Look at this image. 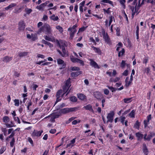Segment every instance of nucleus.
<instances>
[{
	"label": "nucleus",
	"mask_w": 155,
	"mask_h": 155,
	"mask_svg": "<svg viewBox=\"0 0 155 155\" xmlns=\"http://www.w3.org/2000/svg\"><path fill=\"white\" fill-rule=\"evenodd\" d=\"M51 31L50 26L48 24H45L40 28L38 30L37 33L40 34L42 32L46 34L50 35L51 34Z\"/></svg>",
	"instance_id": "nucleus-1"
},
{
	"label": "nucleus",
	"mask_w": 155,
	"mask_h": 155,
	"mask_svg": "<svg viewBox=\"0 0 155 155\" xmlns=\"http://www.w3.org/2000/svg\"><path fill=\"white\" fill-rule=\"evenodd\" d=\"M77 25H75L72 27L69 28L68 31H70V38L72 39L74 36L75 34L77 31L76 28L77 27Z\"/></svg>",
	"instance_id": "nucleus-2"
},
{
	"label": "nucleus",
	"mask_w": 155,
	"mask_h": 155,
	"mask_svg": "<svg viewBox=\"0 0 155 155\" xmlns=\"http://www.w3.org/2000/svg\"><path fill=\"white\" fill-rule=\"evenodd\" d=\"M102 33L104 39L105 40V42L108 44L110 43V41L108 34L106 33L105 31L103 29L102 31Z\"/></svg>",
	"instance_id": "nucleus-3"
},
{
	"label": "nucleus",
	"mask_w": 155,
	"mask_h": 155,
	"mask_svg": "<svg viewBox=\"0 0 155 155\" xmlns=\"http://www.w3.org/2000/svg\"><path fill=\"white\" fill-rule=\"evenodd\" d=\"M114 115V113L113 111H111L108 114L107 116V122H112Z\"/></svg>",
	"instance_id": "nucleus-4"
},
{
	"label": "nucleus",
	"mask_w": 155,
	"mask_h": 155,
	"mask_svg": "<svg viewBox=\"0 0 155 155\" xmlns=\"http://www.w3.org/2000/svg\"><path fill=\"white\" fill-rule=\"evenodd\" d=\"M77 108L76 107L69 108H66L62 110V112L64 113H67L75 111L77 110Z\"/></svg>",
	"instance_id": "nucleus-5"
},
{
	"label": "nucleus",
	"mask_w": 155,
	"mask_h": 155,
	"mask_svg": "<svg viewBox=\"0 0 155 155\" xmlns=\"http://www.w3.org/2000/svg\"><path fill=\"white\" fill-rule=\"evenodd\" d=\"M43 130L38 131L37 130H34L32 134V137H39L41 136L43 133Z\"/></svg>",
	"instance_id": "nucleus-6"
},
{
	"label": "nucleus",
	"mask_w": 155,
	"mask_h": 155,
	"mask_svg": "<svg viewBox=\"0 0 155 155\" xmlns=\"http://www.w3.org/2000/svg\"><path fill=\"white\" fill-rule=\"evenodd\" d=\"M25 28V24L23 21H20L18 23V29L20 31H23Z\"/></svg>",
	"instance_id": "nucleus-7"
},
{
	"label": "nucleus",
	"mask_w": 155,
	"mask_h": 155,
	"mask_svg": "<svg viewBox=\"0 0 155 155\" xmlns=\"http://www.w3.org/2000/svg\"><path fill=\"white\" fill-rule=\"evenodd\" d=\"M89 61H90V65L91 66L96 68L99 69L100 68L97 64L93 60L90 59Z\"/></svg>",
	"instance_id": "nucleus-8"
},
{
	"label": "nucleus",
	"mask_w": 155,
	"mask_h": 155,
	"mask_svg": "<svg viewBox=\"0 0 155 155\" xmlns=\"http://www.w3.org/2000/svg\"><path fill=\"white\" fill-rule=\"evenodd\" d=\"M57 63L58 64L61 65V69L64 68L66 66V64L64 63V61L61 59H57Z\"/></svg>",
	"instance_id": "nucleus-9"
},
{
	"label": "nucleus",
	"mask_w": 155,
	"mask_h": 155,
	"mask_svg": "<svg viewBox=\"0 0 155 155\" xmlns=\"http://www.w3.org/2000/svg\"><path fill=\"white\" fill-rule=\"evenodd\" d=\"M93 94L94 97L98 99H100L102 96L101 93L99 91L94 92Z\"/></svg>",
	"instance_id": "nucleus-10"
},
{
	"label": "nucleus",
	"mask_w": 155,
	"mask_h": 155,
	"mask_svg": "<svg viewBox=\"0 0 155 155\" xmlns=\"http://www.w3.org/2000/svg\"><path fill=\"white\" fill-rule=\"evenodd\" d=\"M60 47L62 49L63 53H62V56L63 57H65L68 56V53L67 51H66L65 47L63 46H62L61 47V46H60Z\"/></svg>",
	"instance_id": "nucleus-11"
},
{
	"label": "nucleus",
	"mask_w": 155,
	"mask_h": 155,
	"mask_svg": "<svg viewBox=\"0 0 155 155\" xmlns=\"http://www.w3.org/2000/svg\"><path fill=\"white\" fill-rule=\"evenodd\" d=\"M129 6L130 9L131 10L132 12V18H133L134 17V16L135 13H137V9L136 8H135V9H134V6H131L130 5H129Z\"/></svg>",
	"instance_id": "nucleus-12"
},
{
	"label": "nucleus",
	"mask_w": 155,
	"mask_h": 155,
	"mask_svg": "<svg viewBox=\"0 0 155 155\" xmlns=\"http://www.w3.org/2000/svg\"><path fill=\"white\" fill-rule=\"evenodd\" d=\"M43 37L46 40L52 42H55V39L53 37H50L47 35H45L43 36Z\"/></svg>",
	"instance_id": "nucleus-13"
},
{
	"label": "nucleus",
	"mask_w": 155,
	"mask_h": 155,
	"mask_svg": "<svg viewBox=\"0 0 155 155\" xmlns=\"http://www.w3.org/2000/svg\"><path fill=\"white\" fill-rule=\"evenodd\" d=\"M56 42L57 43V44L59 46H61V47L62 46H63L64 47V46H67V43L65 41H60V42L62 44V45H61L60 44V42L58 40H56Z\"/></svg>",
	"instance_id": "nucleus-14"
},
{
	"label": "nucleus",
	"mask_w": 155,
	"mask_h": 155,
	"mask_svg": "<svg viewBox=\"0 0 155 155\" xmlns=\"http://www.w3.org/2000/svg\"><path fill=\"white\" fill-rule=\"evenodd\" d=\"M129 78L128 77H127L125 80V85H124L126 87H127L129 86V85H130V84L132 82V81H130L129 80V81H128V80H129Z\"/></svg>",
	"instance_id": "nucleus-15"
},
{
	"label": "nucleus",
	"mask_w": 155,
	"mask_h": 155,
	"mask_svg": "<svg viewBox=\"0 0 155 155\" xmlns=\"http://www.w3.org/2000/svg\"><path fill=\"white\" fill-rule=\"evenodd\" d=\"M85 4V1H84L80 3L79 4V10L82 13L83 12V7Z\"/></svg>",
	"instance_id": "nucleus-16"
},
{
	"label": "nucleus",
	"mask_w": 155,
	"mask_h": 155,
	"mask_svg": "<svg viewBox=\"0 0 155 155\" xmlns=\"http://www.w3.org/2000/svg\"><path fill=\"white\" fill-rule=\"evenodd\" d=\"M69 88V87H68L67 88V86L66 87V86H64L63 87V91L64 93L63 94H64L65 93H67V94H66V95H67L69 94V93L70 92V91L71 90L70 89L69 90H68V89Z\"/></svg>",
	"instance_id": "nucleus-17"
},
{
	"label": "nucleus",
	"mask_w": 155,
	"mask_h": 155,
	"mask_svg": "<svg viewBox=\"0 0 155 155\" xmlns=\"http://www.w3.org/2000/svg\"><path fill=\"white\" fill-rule=\"evenodd\" d=\"M82 72L81 71L73 72L71 73V75L72 77H76L81 74Z\"/></svg>",
	"instance_id": "nucleus-18"
},
{
	"label": "nucleus",
	"mask_w": 155,
	"mask_h": 155,
	"mask_svg": "<svg viewBox=\"0 0 155 155\" xmlns=\"http://www.w3.org/2000/svg\"><path fill=\"white\" fill-rule=\"evenodd\" d=\"M86 110H88L89 111L93 112L94 110L92 108V107L90 104H88L85 106H84V107Z\"/></svg>",
	"instance_id": "nucleus-19"
},
{
	"label": "nucleus",
	"mask_w": 155,
	"mask_h": 155,
	"mask_svg": "<svg viewBox=\"0 0 155 155\" xmlns=\"http://www.w3.org/2000/svg\"><path fill=\"white\" fill-rule=\"evenodd\" d=\"M136 136L137 137L138 140H141L143 137V135L140 132H138L136 134Z\"/></svg>",
	"instance_id": "nucleus-20"
},
{
	"label": "nucleus",
	"mask_w": 155,
	"mask_h": 155,
	"mask_svg": "<svg viewBox=\"0 0 155 155\" xmlns=\"http://www.w3.org/2000/svg\"><path fill=\"white\" fill-rule=\"evenodd\" d=\"M41 42L42 43L45 45H47L48 46H49V47L50 48H51L53 47V45L52 44H51V43L48 42L44 39L42 40Z\"/></svg>",
	"instance_id": "nucleus-21"
},
{
	"label": "nucleus",
	"mask_w": 155,
	"mask_h": 155,
	"mask_svg": "<svg viewBox=\"0 0 155 155\" xmlns=\"http://www.w3.org/2000/svg\"><path fill=\"white\" fill-rule=\"evenodd\" d=\"M91 48L95 52L98 53L99 54H101V50L99 48H96L93 46H91Z\"/></svg>",
	"instance_id": "nucleus-22"
},
{
	"label": "nucleus",
	"mask_w": 155,
	"mask_h": 155,
	"mask_svg": "<svg viewBox=\"0 0 155 155\" xmlns=\"http://www.w3.org/2000/svg\"><path fill=\"white\" fill-rule=\"evenodd\" d=\"M12 58L8 56H5L2 59V61L5 62H8L12 60Z\"/></svg>",
	"instance_id": "nucleus-23"
},
{
	"label": "nucleus",
	"mask_w": 155,
	"mask_h": 155,
	"mask_svg": "<svg viewBox=\"0 0 155 155\" xmlns=\"http://www.w3.org/2000/svg\"><path fill=\"white\" fill-rule=\"evenodd\" d=\"M143 151L144 154L147 155L148 153V150L145 144H143Z\"/></svg>",
	"instance_id": "nucleus-24"
},
{
	"label": "nucleus",
	"mask_w": 155,
	"mask_h": 155,
	"mask_svg": "<svg viewBox=\"0 0 155 155\" xmlns=\"http://www.w3.org/2000/svg\"><path fill=\"white\" fill-rule=\"evenodd\" d=\"M50 18L54 21H57L59 19L58 17L55 16L54 14L52 15L50 17Z\"/></svg>",
	"instance_id": "nucleus-25"
},
{
	"label": "nucleus",
	"mask_w": 155,
	"mask_h": 155,
	"mask_svg": "<svg viewBox=\"0 0 155 155\" xmlns=\"http://www.w3.org/2000/svg\"><path fill=\"white\" fill-rule=\"evenodd\" d=\"M16 4L15 3H12L9 5L8 6L5 8V9L6 10H8L10 8H12L13 7L16 6Z\"/></svg>",
	"instance_id": "nucleus-26"
},
{
	"label": "nucleus",
	"mask_w": 155,
	"mask_h": 155,
	"mask_svg": "<svg viewBox=\"0 0 155 155\" xmlns=\"http://www.w3.org/2000/svg\"><path fill=\"white\" fill-rule=\"evenodd\" d=\"M45 7V6L44 5V4L42 3L39 5L37 6L36 7V8L39 10L43 11L44 8Z\"/></svg>",
	"instance_id": "nucleus-27"
},
{
	"label": "nucleus",
	"mask_w": 155,
	"mask_h": 155,
	"mask_svg": "<svg viewBox=\"0 0 155 155\" xmlns=\"http://www.w3.org/2000/svg\"><path fill=\"white\" fill-rule=\"evenodd\" d=\"M86 96L82 94H80L78 95V97L79 99L82 100H84L86 99Z\"/></svg>",
	"instance_id": "nucleus-28"
},
{
	"label": "nucleus",
	"mask_w": 155,
	"mask_h": 155,
	"mask_svg": "<svg viewBox=\"0 0 155 155\" xmlns=\"http://www.w3.org/2000/svg\"><path fill=\"white\" fill-rule=\"evenodd\" d=\"M119 2L123 8L124 9L125 8V3L126 2V0H119Z\"/></svg>",
	"instance_id": "nucleus-29"
},
{
	"label": "nucleus",
	"mask_w": 155,
	"mask_h": 155,
	"mask_svg": "<svg viewBox=\"0 0 155 155\" xmlns=\"http://www.w3.org/2000/svg\"><path fill=\"white\" fill-rule=\"evenodd\" d=\"M31 39L33 41H35L37 39L38 37L37 34H31Z\"/></svg>",
	"instance_id": "nucleus-30"
},
{
	"label": "nucleus",
	"mask_w": 155,
	"mask_h": 155,
	"mask_svg": "<svg viewBox=\"0 0 155 155\" xmlns=\"http://www.w3.org/2000/svg\"><path fill=\"white\" fill-rule=\"evenodd\" d=\"M135 112V111L134 110H132L129 114V117L131 118L134 117Z\"/></svg>",
	"instance_id": "nucleus-31"
},
{
	"label": "nucleus",
	"mask_w": 155,
	"mask_h": 155,
	"mask_svg": "<svg viewBox=\"0 0 155 155\" xmlns=\"http://www.w3.org/2000/svg\"><path fill=\"white\" fill-rule=\"evenodd\" d=\"M3 120L4 122L6 123L10 121V119L8 116H5L3 117Z\"/></svg>",
	"instance_id": "nucleus-32"
},
{
	"label": "nucleus",
	"mask_w": 155,
	"mask_h": 155,
	"mask_svg": "<svg viewBox=\"0 0 155 155\" xmlns=\"http://www.w3.org/2000/svg\"><path fill=\"white\" fill-rule=\"evenodd\" d=\"M131 99L132 98H124L123 99V101L125 103H129L131 101Z\"/></svg>",
	"instance_id": "nucleus-33"
},
{
	"label": "nucleus",
	"mask_w": 155,
	"mask_h": 155,
	"mask_svg": "<svg viewBox=\"0 0 155 155\" xmlns=\"http://www.w3.org/2000/svg\"><path fill=\"white\" fill-rule=\"evenodd\" d=\"M62 93V90H58L56 93V96L58 97H62V96H63V95L64 94H63L61 96Z\"/></svg>",
	"instance_id": "nucleus-34"
},
{
	"label": "nucleus",
	"mask_w": 155,
	"mask_h": 155,
	"mask_svg": "<svg viewBox=\"0 0 155 155\" xmlns=\"http://www.w3.org/2000/svg\"><path fill=\"white\" fill-rule=\"evenodd\" d=\"M101 2L104 3H107L113 5V2L109 0H102L101 1Z\"/></svg>",
	"instance_id": "nucleus-35"
},
{
	"label": "nucleus",
	"mask_w": 155,
	"mask_h": 155,
	"mask_svg": "<svg viewBox=\"0 0 155 155\" xmlns=\"http://www.w3.org/2000/svg\"><path fill=\"white\" fill-rule=\"evenodd\" d=\"M70 80L71 79L69 78L66 81L65 83V86H66V87L67 86V87L68 88V87H70L71 86V85H70Z\"/></svg>",
	"instance_id": "nucleus-36"
},
{
	"label": "nucleus",
	"mask_w": 155,
	"mask_h": 155,
	"mask_svg": "<svg viewBox=\"0 0 155 155\" xmlns=\"http://www.w3.org/2000/svg\"><path fill=\"white\" fill-rule=\"evenodd\" d=\"M71 61L73 63L77 62L78 58H74L73 56H71Z\"/></svg>",
	"instance_id": "nucleus-37"
},
{
	"label": "nucleus",
	"mask_w": 155,
	"mask_h": 155,
	"mask_svg": "<svg viewBox=\"0 0 155 155\" xmlns=\"http://www.w3.org/2000/svg\"><path fill=\"white\" fill-rule=\"evenodd\" d=\"M125 52V50L124 48H122L121 50L119 51L118 54L119 57H120L121 55H123Z\"/></svg>",
	"instance_id": "nucleus-38"
},
{
	"label": "nucleus",
	"mask_w": 155,
	"mask_h": 155,
	"mask_svg": "<svg viewBox=\"0 0 155 155\" xmlns=\"http://www.w3.org/2000/svg\"><path fill=\"white\" fill-rule=\"evenodd\" d=\"M56 28L61 33L63 31V29L59 25L57 26Z\"/></svg>",
	"instance_id": "nucleus-39"
},
{
	"label": "nucleus",
	"mask_w": 155,
	"mask_h": 155,
	"mask_svg": "<svg viewBox=\"0 0 155 155\" xmlns=\"http://www.w3.org/2000/svg\"><path fill=\"white\" fill-rule=\"evenodd\" d=\"M27 53L26 52H23L20 53L18 55L20 57H22L25 56L27 55Z\"/></svg>",
	"instance_id": "nucleus-40"
},
{
	"label": "nucleus",
	"mask_w": 155,
	"mask_h": 155,
	"mask_svg": "<svg viewBox=\"0 0 155 155\" xmlns=\"http://www.w3.org/2000/svg\"><path fill=\"white\" fill-rule=\"evenodd\" d=\"M77 99L76 97L75 96H72L70 97V100L71 101L75 102L77 101Z\"/></svg>",
	"instance_id": "nucleus-41"
},
{
	"label": "nucleus",
	"mask_w": 155,
	"mask_h": 155,
	"mask_svg": "<svg viewBox=\"0 0 155 155\" xmlns=\"http://www.w3.org/2000/svg\"><path fill=\"white\" fill-rule=\"evenodd\" d=\"M110 8H108L107 10L104 8L103 9V10L104 11V13L105 14L106 13H107V14H109L111 12V11L110 10Z\"/></svg>",
	"instance_id": "nucleus-42"
},
{
	"label": "nucleus",
	"mask_w": 155,
	"mask_h": 155,
	"mask_svg": "<svg viewBox=\"0 0 155 155\" xmlns=\"http://www.w3.org/2000/svg\"><path fill=\"white\" fill-rule=\"evenodd\" d=\"M149 60V58L148 57H144L143 61V64H146Z\"/></svg>",
	"instance_id": "nucleus-43"
},
{
	"label": "nucleus",
	"mask_w": 155,
	"mask_h": 155,
	"mask_svg": "<svg viewBox=\"0 0 155 155\" xmlns=\"http://www.w3.org/2000/svg\"><path fill=\"white\" fill-rule=\"evenodd\" d=\"M140 125V124L138 120H137L134 125V127L137 129L139 128Z\"/></svg>",
	"instance_id": "nucleus-44"
},
{
	"label": "nucleus",
	"mask_w": 155,
	"mask_h": 155,
	"mask_svg": "<svg viewBox=\"0 0 155 155\" xmlns=\"http://www.w3.org/2000/svg\"><path fill=\"white\" fill-rule=\"evenodd\" d=\"M6 150V148L5 147L2 146V147L0 150V154H2Z\"/></svg>",
	"instance_id": "nucleus-45"
},
{
	"label": "nucleus",
	"mask_w": 155,
	"mask_h": 155,
	"mask_svg": "<svg viewBox=\"0 0 155 155\" xmlns=\"http://www.w3.org/2000/svg\"><path fill=\"white\" fill-rule=\"evenodd\" d=\"M15 105L16 106H18L19 104V101L18 99H15L14 100Z\"/></svg>",
	"instance_id": "nucleus-46"
},
{
	"label": "nucleus",
	"mask_w": 155,
	"mask_h": 155,
	"mask_svg": "<svg viewBox=\"0 0 155 155\" xmlns=\"http://www.w3.org/2000/svg\"><path fill=\"white\" fill-rule=\"evenodd\" d=\"M137 30L136 31V36H137V39H138L139 37V26L138 25H137Z\"/></svg>",
	"instance_id": "nucleus-47"
},
{
	"label": "nucleus",
	"mask_w": 155,
	"mask_h": 155,
	"mask_svg": "<svg viewBox=\"0 0 155 155\" xmlns=\"http://www.w3.org/2000/svg\"><path fill=\"white\" fill-rule=\"evenodd\" d=\"M81 121V120H76L73 121L72 122V124L74 125H76L77 124L79 123Z\"/></svg>",
	"instance_id": "nucleus-48"
},
{
	"label": "nucleus",
	"mask_w": 155,
	"mask_h": 155,
	"mask_svg": "<svg viewBox=\"0 0 155 155\" xmlns=\"http://www.w3.org/2000/svg\"><path fill=\"white\" fill-rule=\"evenodd\" d=\"M14 119L16 121H17L18 124L21 123L20 120L19 119L18 117H13Z\"/></svg>",
	"instance_id": "nucleus-49"
},
{
	"label": "nucleus",
	"mask_w": 155,
	"mask_h": 155,
	"mask_svg": "<svg viewBox=\"0 0 155 155\" xmlns=\"http://www.w3.org/2000/svg\"><path fill=\"white\" fill-rule=\"evenodd\" d=\"M15 142V140L14 138H13L12 140V141L10 142V145L11 147H13L14 145Z\"/></svg>",
	"instance_id": "nucleus-50"
},
{
	"label": "nucleus",
	"mask_w": 155,
	"mask_h": 155,
	"mask_svg": "<svg viewBox=\"0 0 155 155\" xmlns=\"http://www.w3.org/2000/svg\"><path fill=\"white\" fill-rule=\"evenodd\" d=\"M108 88L111 90L112 92H115L117 90V89L114 88L112 87L107 86Z\"/></svg>",
	"instance_id": "nucleus-51"
},
{
	"label": "nucleus",
	"mask_w": 155,
	"mask_h": 155,
	"mask_svg": "<svg viewBox=\"0 0 155 155\" xmlns=\"http://www.w3.org/2000/svg\"><path fill=\"white\" fill-rule=\"evenodd\" d=\"M153 136L151 135V134H150L148 135L146 139L145 140H147L148 141H149L152 138Z\"/></svg>",
	"instance_id": "nucleus-52"
},
{
	"label": "nucleus",
	"mask_w": 155,
	"mask_h": 155,
	"mask_svg": "<svg viewBox=\"0 0 155 155\" xmlns=\"http://www.w3.org/2000/svg\"><path fill=\"white\" fill-rule=\"evenodd\" d=\"M126 64L125 61L122 60L120 66L121 68H124Z\"/></svg>",
	"instance_id": "nucleus-53"
},
{
	"label": "nucleus",
	"mask_w": 155,
	"mask_h": 155,
	"mask_svg": "<svg viewBox=\"0 0 155 155\" xmlns=\"http://www.w3.org/2000/svg\"><path fill=\"white\" fill-rule=\"evenodd\" d=\"M71 70L74 71H79L80 70V68L79 67H74L71 68Z\"/></svg>",
	"instance_id": "nucleus-54"
},
{
	"label": "nucleus",
	"mask_w": 155,
	"mask_h": 155,
	"mask_svg": "<svg viewBox=\"0 0 155 155\" xmlns=\"http://www.w3.org/2000/svg\"><path fill=\"white\" fill-rule=\"evenodd\" d=\"M123 76H127L128 74V71L127 70H125L122 74Z\"/></svg>",
	"instance_id": "nucleus-55"
},
{
	"label": "nucleus",
	"mask_w": 155,
	"mask_h": 155,
	"mask_svg": "<svg viewBox=\"0 0 155 155\" xmlns=\"http://www.w3.org/2000/svg\"><path fill=\"white\" fill-rule=\"evenodd\" d=\"M77 62L79 63L82 65H84V61L79 59H78V60L77 61Z\"/></svg>",
	"instance_id": "nucleus-56"
},
{
	"label": "nucleus",
	"mask_w": 155,
	"mask_h": 155,
	"mask_svg": "<svg viewBox=\"0 0 155 155\" xmlns=\"http://www.w3.org/2000/svg\"><path fill=\"white\" fill-rule=\"evenodd\" d=\"M28 141L32 145L33 144V141L32 139L30 137H28Z\"/></svg>",
	"instance_id": "nucleus-57"
},
{
	"label": "nucleus",
	"mask_w": 155,
	"mask_h": 155,
	"mask_svg": "<svg viewBox=\"0 0 155 155\" xmlns=\"http://www.w3.org/2000/svg\"><path fill=\"white\" fill-rule=\"evenodd\" d=\"M94 17H95L97 18L98 19H101L103 17V15H102L101 16V15L100 16H99L97 15H93Z\"/></svg>",
	"instance_id": "nucleus-58"
},
{
	"label": "nucleus",
	"mask_w": 155,
	"mask_h": 155,
	"mask_svg": "<svg viewBox=\"0 0 155 155\" xmlns=\"http://www.w3.org/2000/svg\"><path fill=\"white\" fill-rule=\"evenodd\" d=\"M104 94L106 95H108L109 92V91L107 89H104Z\"/></svg>",
	"instance_id": "nucleus-59"
},
{
	"label": "nucleus",
	"mask_w": 155,
	"mask_h": 155,
	"mask_svg": "<svg viewBox=\"0 0 155 155\" xmlns=\"http://www.w3.org/2000/svg\"><path fill=\"white\" fill-rule=\"evenodd\" d=\"M6 14L5 13L0 12V17H5L6 16Z\"/></svg>",
	"instance_id": "nucleus-60"
},
{
	"label": "nucleus",
	"mask_w": 155,
	"mask_h": 155,
	"mask_svg": "<svg viewBox=\"0 0 155 155\" xmlns=\"http://www.w3.org/2000/svg\"><path fill=\"white\" fill-rule=\"evenodd\" d=\"M126 119L125 117L121 116L120 117V122H124Z\"/></svg>",
	"instance_id": "nucleus-61"
},
{
	"label": "nucleus",
	"mask_w": 155,
	"mask_h": 155,
	"mask_svg": "<svg viewBox=\"0 0 155 155\" xmlns=\"http://www.w3.org/2000/svg\"><path fill=\"white\" fill-rule=\"evenodd\" d=\"M90 40L95 45H96L95 41L94 40V39L93 38L91 37L90 38Z\"/></svg>",
	"instance_id": "nucleus-62"
},
{
	"label": "nucleus",
	"mask_w": 155,
	"mask_h": 155,
	"mask_svg": "<svg viewBox=\"0 0 155 155\" xmlns=\"http://www.w3.org/2000/svg\"><path fill=\"white\" fill-rule=\"evenodd\" d=\"M51 114L53 115V117H54L55 119L58 118L59 116V114L54 113L52 114Z\"/></svg>",
	"instance_id": "nucleus-63"
},
{
	"label": "nucleus",
	"mask_w": 155,
	"mask_h": 155,
	"mask_svg": "<svg viewBox=\"0 0 155 155\" xmlns=\"http://www.w3.org/2000/svg\"><path fill=\"white\" fill-rule=\"evenodd\" d=\"M49 132L51 134H54L56 132V130L54 129H51L50 130Z\"/></svg>",
	"instance_id": "nucleus-64"
}]
</instances>
